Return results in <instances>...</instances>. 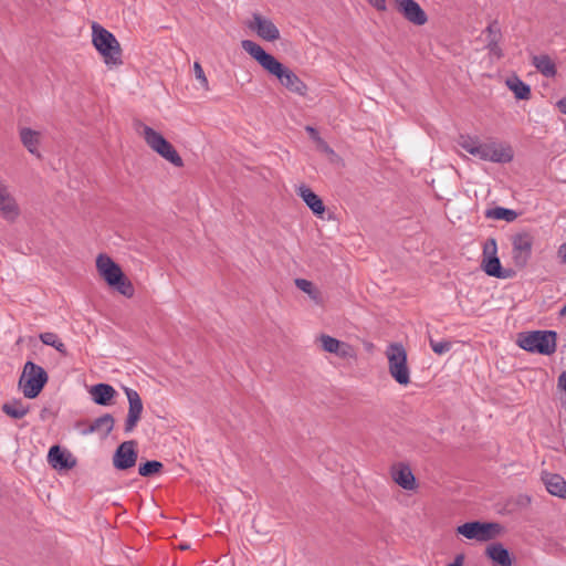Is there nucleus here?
<instances>
[{"label": "nucleus", "instance_id": "1", "mask_svg": "<svg viewBox=\"0 0 566 566\" xmlns=\"http://www.w3.org/2000/svg\"><path fill=\"white\" fill-rule=\"evenodd\" d=\"M241 46L266 72L275 76L286 90L300 96L306 95V84L292 70L265 52L261 45L251 40H243Z\"/></svg>", "mask_w": 566, "mask_h": 566}, {"label": "nucleus", "instance_id": "2", "mask_svg": "<svg viewBox=\"0 0 566 566\" xmlns=\"http://www.w3.org/2000/svg\"><path fill=\"white\" fill-rule=\"evenodd\" d=\"M458 145L472 156L485 161L504 164L513 158L511 147L495 140L481 142L478 137L461 135Z\"/></svg>", "mask_w": 566, "mask_h": 566}, {"label": "nucleus", "instance_id": "3", "mask_svg": "<svg viewBox=\"0 0 566 566\" xmlns=\"http://www.w3.org/2000/svg\"><path fill=\"white\" fill-rule=\"evenodd\" d=\"M92 42L106 65L115 66L123 63L119 42L112 32L98 23L92 25Z\"/></svg>", "mask_w": 566, "mask_h": 566}, {"label": "nucleus", "instance_id": "4", "mask_svg": "<svg viewBox=\"0 0 566 566\" xmlns=\"http://www.w3.org/2000/svg\"><path fill=\"white\" fill-rule=\"evenodd\" d=\"M96 268L99 275L124 296L130 297L134 294V287L130 281L126 279L122 269L108 255L99 254L96 259Z\"/></svg>", "mask_w": 566, "mask_h": 566}, {"label": "nucleus", "instance_id": "5", "mask_svg": "<svg viewBox=\"0 0 566 566\" xmlns=\"http://www.w3.org/2000/svg\"><path fill=\"white\" fill-rule=\"evenodd\" d=\"M556 338L554 331H533L520 333L516 343L526 352L552 355L556 350Z\"/></svg>", "mask_w": 566, "mask_h": 566}, {"label": "nucleus", "instance_id": "6", "mask_svg": "<svg viewBox=\"0 0 566 566\" xmlns=\"http://www.w3.org/2000/svg\"><path fill=\"white\" fill-rule=\"evenodd\" d=\"M134 129L140 137L144 138L145 143L151 150L171 164L177 165V151L160 133L156 132L140 120H136L134 123Z\"/></svg>", "mask_w": 566, "mask_h": 566}, {"label": "nucleus", "instance_id": "7", "mask_svg": "<svg viewBox=\"0 0 566 566\" xmlns=\"http://www.w3.org/2000/svg\"><path fill=\"white\" fill-rule=\"evenodd\" d=\"M48 382L46 371L35 363L29 360L24 364L19 387L25 398H35Z\"/></svg>", "mask_w": 566, "mask_h": 566}, {"label": "nucleus", "instance_id": "8", "mask_svg": "<svg viewBox=\"0 0 566 566\" xmlns=\"http://www.w3.org/2000/svg\"><path fill=\"white\" fill-rule=\"evenodd\" d=\"M385 355L388 360V369L391 377L399 385H408L410 382V370L407 364V352L399 343L388 345Z\"/></svg>", "mask_w": 566, "mask_h": 566}, {"label": "nucleus", "instance_id": "9", "mask_svg": "<svg viewBox=\"0 0 566 566\" xmlns=\"http://www.w3.org/2000/svg\"><path fill=\"white\" fill-rule=\"evenodd\" d=\"M500 525L496 523L468 522L457 527L458 534L468 539L488 542L500 533Z\"/></svg>", "mask_w": 566, "mask_h": 566}, {"label": "nucleus", "instance_id": "10", "mask_svg": "<svg viewBox=\"0 0 566 566\" xmlns=\"http://www.w3.org/2000/svg\"><path fill=\"white\" fill-rule=\"evenodd\" d=\"M533 241V237L527 232L512 237V255L516 266L523 268L527 264L532 254Z\"/></svg>", "mask_w": 566, "mask_h": 566}, {"label": "nucleus", "instance_id": "11", "mask_svg": "<svg viewBox=\"0 0 566 566\" xmlns=\"http://www.w3.org/2000/svg\"><path fill=\"white\" fill-rule=\"evenodd\" d=\"M250 30L256 33L264 41L274 42L280 39V30L268 18L260 13H253L252 19L248 23Z\"/></svg>", "mask_w": 566, "mask_h": 566}, {"label": "nucleus", "instance_id": "12", "mask_svg": "<svg viewBox=\"0 0 566 566\" xmlns=\"http://www.w3.org/2000/svg\"><path fill=\"white\" fill-rule=\"evenodd\" d=\"M136 443L133 440L120 443L113 455V465L117 470H127L135 467L137 461Z\"/></svg>", "mask_w": 566, "mask_h": 566}, {"label": "nucleus", "instance_id": "13", "mask_svg": "<svg viewBox=\"0 0 566 566\" xmlns=\"http://www.w3.org/2000/svg\"><path fill=\"white\" fill-rule=\"evenodd\" d=\"M124 391L126 394L128 400V413L125 421V431L130 432L137 426V422L140 420L143 413V401L139 394L128 387H124Z\"/></svg>", "mask_w": 566, "mask_h": 566}, {"label": "nucleus", "instance_id": "14", "mask_svg": "<svg viewBox=\"0 0 566 566\" xmlns=\"http://www.w3.org/2000/svg\"><path fill=\"white\" fill-rule=\"evenodd\" d=\"M0 216L8 222H14L20 216V207L9 191L8 186L0 180Z\"/></svg>", "mask_w": 566, "mask_h": 566}, {"label": "nucleus", "instance_id": "15", "mask_svg": "<svg viewBox=\"0 0 566 566\" xmlns=\"http://www.w3.org/2000/svg\"><path fill=\"white\" fill-rule=\"evenodd\" d=\"M396 6L403 18L416 25H423L428 20L426 12L415 0H396Z\"/></svg>", "mask_w": 566, "mask_h": 566}, {"label": "nucleus", "instance_id": "16", "mask_svg": "<svg viewBox=\"0 0 566 566\" xmlns=\"http://www.w3.org/2000/svg\"><path fill=\"white\" fill-rule=\"evenodd\" d=\"M48 462L53 469H72L76 462L71 453L63 451L59 446H53L49 450Z\"/></svg>", "mask_w": 566, "mask_h": 566}, {"label": "nucleus", "instance_id": "17", "mask_svg": "<svg viewBox=\"0 0 566 566\" xmlns=\"http://www.w3.org/2000/svg\"><path fill=\"white\" fill-rule=\"evenodd\" d=\"M296 193L302 198V200L306 203V206L312 210V212L316 216H322L325 212V206L322 199L312 191L305 185H301L296 188Z\"/></svg>", "mask_w": 566, "mask_h": 566}, {"label": "nucleus", "instance_id": "18", "mask_svg": "<svg viewBox=\"0 0 566 566\" xmlns=\"http://www.w3.org/2000/svg\"><path fill=\"white\" fill-rule=\"evenodd\" d=\"M90 394L96 405L108 406L115 397L116 390L108 384H97L91 387Z\"/></svg>", "mask_w": 566, "mask_h": 566}, {"label": "nucleus", "instance_id": "19", "mask_svg": "<svg viewBox=\"0 0 566 566\" xmlns=\"http://www.w3.org/2000/svg\"><path fill=\"white\" fill-rule=\"evenodd\" d=\"M318 342L323 348V350L336 354L340 357H346L348 355L349 346L329 335H321L318 337Z\"/></svg>", "mask_w": 566, "mask_h": 566}, {"label": "nucleus", "instance_id": "20", "mask_svg": "<svg viewBox=\"0 0 566 566\" xmlns=\"http://www.w3.org/2000/svg\"><path fill=\"white\" fill-rule=\"evenodd\" d=\"M40 137V133L31 128L23 127L20 129L21 143L29 150V153L36 156L38 158L41 157L39 151Z\"/></svg>", "mask_w": 566, "mask_h": 566}, {"label": "nucleus", "instance_id": "21", "mask_svg": "<svg viewBox=\"0 0 566 566\" xmlns=\"http://www.w3.org/2000/svg\"><path fill=\"white\" fill-rule=\"evenodd\" d=\"M546 490L555 496L566 499V481L559 474H545L543 476Z\"/></svg>", "mask_w": 566, "mask_h": 566}, {"label": "nucleus", "instance_id": "22", "mask_svg": "<svg viewBox=\"0 0 566 566\" xmlns=\"http://www.w3.org/2000/svg\"><path fill=\"white\" fill-rule=\"evenodd\" d=\"M394 481L405 490H413L416 486V479L411 470L406 465H399L392 469Z\"/></svg>", "mask_w": 566, "mask_h": 566}, {"label": "nucleus", "instance_id": "23", "mask_svg": "<svg viewBox=\"0 0 566 566\" xmlns=\"http://www.w3.org/2000/svg\"><path fill=\"white\" fill-rule=\"evenodd\" d=\"M486 556L495 564L511 566L512 559L509 551L501 543H493L486 547Z\"/></svg>", "mask_w": 566, "mask_h": 566}, {"label": "nucleus", "instance_id": "24", "mask_svg": "<svg viewBox=\"0 0 566 566\" xmlns=\"http://www.w3.org/2000/svg\"><path fill=\"white\" fill-rule=\"evenodd\" d=\"M114 418L109 413H105L96 418L84 433H101L103 437H107L114 428Z\"/></svg>", "mask_w": 566, "mask_h": 566}, {"label": "nucleus", "instance_id": "25", "mask_svg": "<svg viewBox=\"0 0 566 566\" xmlns=\"http://www.w3.org/2000/svg\"><path fill=\"white\" fill-rule=\"evenodd\" d=\"M532 64L546 77H554L556 75V65L547 54L534 55Z\"/></svg>", "mask_w": 566, "mask_h": 566}, {"label": "nucleus", "instance_id": "26", "mask_svg": "<svg viewBox=\"0 0 566 566\" xmlns=\"http://www.w3.org/2000/svg\"><path fill=\"white\" fill-rule=\"evenodd\" d=\"M484 272L494 277L505 279L507 275L502 271L501 262L497 256L484 258L482 262Z\"/></svg>", "mask_w": 566, "mask_h": 566}, {"label": "nucleus", "instance_id": "27", "mask_svg": "<svg viewBox=\"0 0 566 566\" xmlns=\"http://www.w3.org/2000/svg\"><path fill=\"white\" fill-rule=\"evenodd\" d=\"M509 88L514 93L518 99H528L531 96V88L518 77L509 78L506 81Z\"/></svg>", "mask_w": 566, "mask_h": 566}, {"label": "nucleus", "instance_id": "28", "mask_svg": "<svg viewBox=\"0 0 566 566\" xmlns=\"http://www.w3.org/2000/svg\"><path fill=\"white\" fill-rule=\"evenodd\" d=\"M485 217L493 220L512 222L517 218L516 211L503 207H495L485 211Z\"/></svg>", "mask_w": 566, "mask_h": 566}, {"label": "nucleus", "instance_id": "29", "mask_svg": "<svg viewBox=\"0 0 566 566\" xmlns=\"http://www.w3.org/2000/svg\"><path fill=\"white\" fill-rule=\"evenodd\" d=\"M295 285L302 292L306 293L316 304H321L323 302L319 290L311 281L296 279Z\"/></svg>", "mask_w": 566, "mask_h": 566}, {"label": "nucleus", "instance_id": "30", "mask_svg": "<svg viewBox=\"0 0 566 566\" xmlns=\"http://www.w3.org/2000/svg\"><path fill=\"white\" fill-rule=\"evenodd\" d=\"M2 411L13 419H21L28 413L29 409L21 401L14 400L6 402L2 406Z\"/></svg>", "mask_w": 566, "mask_h": 566}, {"label": "nucleus", "instance_id": "31", "mask_svg": "<svg viewBox=\"0 0 566 566\" xmlns=\"http://www.w3.org/2000/svg\"><path fill=\"white\" fill-rule=\"evenodd\" d=\"M39 337L44 345L52 346L63 356L67 355V350L64 343L59 338V336L55 333L45 332L40 334Z\"/></svg>", "mask_w": 566, "mask_h": 566}, {"label": "nucleus", "instance_id": "32", "mask_svg": "<svg viewBox=\"0 0 566 566\" xmlns=\"http://www.w3.org/2000/svg\"><path fill=\"white\" fill-rule=\"evenodd\" d=\"M163 468V463L156 460L147 461L139 465L138 473L142 476H151L155 473H158Z\"/></svg>", "mask_w": 566, "mask_h": 566}, {"label": "nucleus", "instance_id": "33", "mask_svg": "<svg viewBox=\"0 0 566 566\" xmlns=\"http://www.w3.org/2000/svg\"><path fill=\"white\" fill-rule=\"evenodd\" d=\"M429 344H430V347L431 349L437 354V355H443L446 353H448L451 347H452V343L450 340H434L433 338H429Z\"/></svg>", "mask_w": 566, "mask_h": 566}, {"label": "nucleus", "instance_id": "34", "mask_svg": "<svg viewBox=\"0 0 566 566\" xmlns=\"http://www.w3.org/2000/svg\"><path fill=\"white\" fill-rule=\"evenodd\" d=\"M193 72H195L196 80L199 82L200 87L205 91H208L209 90L208 80L206 77V74H205L200 63L195 62Z\"/></svg>", "mask_w": 566, "mask_h": 566}, {"label": "nucleus", "instance_id": "35", "mask_svg": "<svg viewBox=\"0 0 566 566\" xmlns=\"http://www.w3.org/2000/svg\"><path fill=\"white\" fill-rule=\"evenodd\" d=\"M485 32L488 42L500 41L501 30L495 21L489 24Z\"/></svg>", "mask_w": 566, "mask_h": 566}, {"label": "nucleus", "instance_id": "36", "mask_svg": "<svg viewBox=\"0 0 566 566\" xmlns=\"http://www.w3.org/2000/svg\"><path fill=\"white\" fill-rule=\"evenodd\" d=\"M496 252H497L496 241H495V239L491 238L484 244L483 255H484V258L496 256Z\"/></svg>", "mask_w": 566, "mask_h": 566}, {"label": "nucleus", "instance_id": "37", "mask_svg": "<svg viewBox=\"0 0 566 566\" xmlns=\"http://www.w3.org/2000/svg\"><path fill=\"white\" fill-rule=\"evenodd\" d=\"M486 48L492 56L500 59L502 56V50L499 46V41L488 42Z\"/></svg>", "mask_w": 566, "mask_h": 566}, {"label": "nucleus", "instance_id": "38", "mask_svg": "<svg viewBox=\"0 0 566 566\" xmlns=\"http://www.w3.org/2000/svg\"><path fill=\"white\" fill-rule=\"evenodd\" d=\"M305 129L313 140H315L317 144H324V140L319 137L318 132L314 127L306 126Z\"/></svg>", "mask_w": 566, "mask_h": 566}, {"label": "nucleus", "instance_id": "39", "mask_svg": "<svg viewBox=\"0 0 566 566\" xmlns=\"http://www.w3.org/2000/svg\"><path fill=\"white\" fill-rule=\"evenodd\" d=\"M374 8L379 11L386 10V0H367Z\"/></svg>", "mask_w": 566, "mask_h": 566}, {"label": "nucleus", "instance_id": "40", "mask_svg": "<svg viewBox=\"0 0 566 566\" xmlns=\"http://www.w3.org/2000/svg\"><path fill=\"white\" fill-rule=\"evenodd\" d=\"M464 563V555L459 554L455 556L453 563H451L449 566H463Z\"/></svg>", "mask_w": 566, "mask_h": 566}, {"label": "nucleus", "instance_id": "41", "mask_svg": "<svg viewBox=\"0 0 566 566\" xmlns=\"http://www.w3.org/2000/svg\"><path fill=\"white\" fill-rule=\"evenodd\" d=\"M559 388L566 394V373H563L558 378Z\"/></svg>", "mask_w": 566, "mask_h": 566}, {"label": "nucleus", "instance_id": "42", "mask_svg": "<svg viewBox=\"0 0 566 566\" xmlns=\"http://www.w3.org/2000/svg\"><path fill=\"white\" fill-rule=\"evenodd\" d=\"M558 255L560 256L562 261L566 264V243H563L559 247Z\"/></svg>", "mask_w": 566, "mask_h": 566}, {"label": "nucleus", "instance_id": "43", "mask_svg": "<svg viewBox=\"0 0 566 566\" xmlns=\"http://www.w3.org/2000/svg\"><path fill=\"white\" fill-rule=\"evenodd\" d=\"M557 107L562 113L566 114V97L557 102Z\"/></svg>", "mask_w": 566, "mask_h": 566}, {"label": "nucleus", "instance_id": "44", "mask_svg": "<svg viewBox=\"0 0 566 566\" xmlns=\"http://www.w3.org/2000/svg\"><path fill=\"white\" fill-rule=\"evenodd\" d=\"M323 150L327 151V153H333V150L326 145V143L324 142V144H317Z\"/></svg>", "mask_w": 566, "mask_h": 566}, {"label": "nucleus", "instance_id": "45", "mask_svg": "<svg viewBox=\"0 0 566 566\" xmlns=\"http://www.w3.org/2000/svg\"><path fill=\"white\" fill-rule=\"evenodd\" d=\"M189 548H190V546L188 544H179V551H186Z\"/></svg>", "mask_w": 566, "mask_h": 566}, {"label": "nucleus", "instance_id": "46", "mask_svg": "<svg viewBox=\"0 0 566 566\" xmlns=\"http://www.w3.org/2000/svg\"><path fill=\"white\" fill-rule=\"evenodd\" d=\"M560 316H566V304L559 311Z\"/></svg>", "mask_w": 566, "mask_h": 566}, {"label": "nucleus", "instance_id": "47", "mask_svg": "<svg viewBox=\"0 0 566 566\" xmlns=\"http://www.w3.org/2000/svg\"><path fill=\"white\" fill-rule=\"evenodd\" d=\"M178 165L181 166L182 163H181V158L179 157V161H178Z\"/></svg>", "mask_w": 566, "mask_h": 566}]
</instances>
